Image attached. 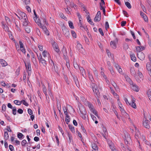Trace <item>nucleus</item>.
I'll list each match as a JSON object with an SVG mask.
<instances>
[{"label": "nucleus", "instance_id": "f3484780", "mask_svg": "<svg viewBox=\"0 0 151 151\" xmlns=\"http://www.w3.org/2000/svg\"><path fill=\"white\" fill-rule=\"evenodd\" d=\"M145 49V47L143 46H137L136 47V50L137 53L139 52H141V51L144 50Z\"/></svg>", "mask_w": 151, "mask_h": 151}, {"label": "nucleus", "instance_id": "5701e85b", "mask_svg": "<svg viewBox=\"0 0 151 151\" xmlns=\"http://www.w3.org/2000/svg\"><path fill=\"white\" fill-rule=\"evenodd\" d=\"M132 89L135 91L137 92L139 91V88L135 84H132Z\"/></svg>", "mask_w": 151, "mask_h": 151}, {"label": "nucleus", "instance_id": "052dcab7", "mask_svg": "<svg viewBox=\"0 0 151 151\" xmlns=\"http://www.w3.org/2000/svg\"><path fill=\"white\" fill-rule=\"evenodd\" d=\"M99 32L101 34L102 36H103L104 35V33L103 32L102 30V29H101V28L99 29Z\"/></svg>", "mask_w": 151, "mask_h": 151}, {"label": "nucleus", "instance_id": "ddd939ff", "mask_svg": "<svg viewBox=\"0 0 151 151\" xmlns=\"http://www.w3.org/2000/svg\"><path fill=\"white\" fill-rule=\"evenodd\" d=\"M134 127L135 129L136 133L135 134V137L136 139H138L140 137V134L139 130L137 129V128L134 125Z\"/></svg>", "mask_w": 151, "mask_h": 151}, {"label": "nucleus", "instance_id": "bb28decb", "mask_svg": "<svg viewBox=\"0 0 151 151\" xmlns=\"http://www.w3.org/2000/svg\"><path fill=\"white\" fill-rule=\"evenodd\" d=\"M79 69L81 72L82 73L83 76L84 77H85L86 75V72L84 69L83 68L81 67L80 68H79Z\"/></svg>", "mask_w": 151, "mask_h": 151}, {"label": "nucleus", "instance_id": "4be33fe9", "mask_svg": "<svg viewBox=\"0 0 151 151\" xmlns=\"http://www.w3.org/2000/svg\"><path fill=\"white\" fill-rule=\"evenodd\" d=\"M108 143L111 150L112 151H115V149L114 148V145L111 142V141H110L108 142Z\"/></svg>", "mask_w": 151, "mask_h": 151}, {"label": "nucleus", "instance_id": "6e6d98bb", "mask_svg": "<svg viewBox=\"0 0 151 151\" xmlns=\"http://www.w3.org/2000/svg\"><path fill=\"white\" fill-rule=\"evenodd\" d=\"M71 34L73 37L76 38V34L75 32L73 31H71Z\"/></svg>", "mask_w": 151, "mask_h": 151}, {"label": "nucleus", "instance_id": "aec40b11", "mask_svg": "<svg viewBox=\"0 0 151 151\" xmlns=\"http://www.w3.org/2000/svg\"><path fill=\"white\" fill-rule=\"evenodd\" d=\"M140 14L142 17L143 18L145 22H147L148 19L147 16L142 11L140 12Z\"/></svg>", "mask_w": 151, "mask_h": 151}, {"label": "nucleus", "instance_id": "9d476101", "mask_svg": "<svg viewBox=\"0 0 151 151\" xmlns=\"http://www.w3.org/2000/svg\"><path fill=\"white\" fill-rule=\"evenodd\" d=\"M81 114L80 115L81 116L83 119H85L86 118L87 115L86 114V112L85 109L83 108L82 109H80Z\"/></svg>", "mask_w": 151, "mask_h": 151}, {"label": "nucleus", "instance_id": "72a5a7b5", "mask_svg": "<svg viewBox=\"0 0 151 151\" xmlns=\"http://www.w3.org/2000/svg\"><path fill=\"white\" fill-rule=\"evenodd\" d=\"M112 84L113 86L114 87L115 90L116 91L118 90V88L117 86V84L115 83V82H113L112 83Z\"/></svg>", "mask_w": 151, "mask_h": 151}, {"label": "nucleus", "instance_id": "5fc2aeb1", "mask_svg": "<svg viewBox=\"0 0 151 151\" xmlns=\"http://www.w3.org/2000/svg\"><path fill=\"white\" fill-rule=\"evenodd\" d=\"M80 6L81 7V9H87V8H86L85 6L83 5V4L81 3L80 4Z\"/></svg>", "mask_w": 151, "mask_h": 151}, {"label": "nucleus", "instance_id": "6ab92c4d", "mask_svg": "<svg viewBox=\"0 0 151 151\" xmlns=\"http://www.w3.org/2000/svg\"><path fill=\"white\" fill-rule=\"evenodd\" d=\"M117 41H112L110 42V45L111 47L113 49H115L116 48V44L117 42Z\"/></svg>", "mask_w": 151, "mask_h": 151}, {"label": "nucleus", "instance_id": "7c9ffc66", "mask_svg": "<svg viewBox=\"0 0 151 151\" xmlns=\"http://www.w3.org/2000/svg\"><path fill=\"white\" fill-rule=\"evenodd\" d=\"M147 94L149 99L151 101V89H149L147 92Z\"/></svg>", "mask_w": 151, "mask_h": 151}, {"label": "nucleus", "instance_id": "de8ad7c7", "mask_svg": "<svg viewBox=\"0 0 151 151\" xmlns=\"http://www.w3.org/2000/svg\"><path fill=\"white\" fill-rule=\"evenodd\" d=\"M13 114L15 115L17 113V109L15 107H14L12 108Z\"/></svg>", "mask_w": 151, "mask_h": 151}, {"label": "nucleus", "instance_id": "2eb2a0df", "mask_svg": "<svg viewBox=\"0 0 151 151\" xmlns=\"http://www.w3.org/2000/svg\"><path fill=\"white\" fill-rule=\"evenodd\" d=\"M114 66L116 68L117 70H118L119 73L122 74H123V72L122 68L118 64L115 63L114 65Z\"/></svg>", "mask_w": 151, "mask_h": 151}, {"label": "nucleus", "instance_id": "3c124183", "mask_svg": "<svg viewBox=\"0 0 151 151\" xmlns=\"http://www.w3.org/2000/svg\"><path fill=\"white\" fill-rule=\"evenodd\" d=\"M4 138L6 139H7L9 137V135L8 133L5 132L4 133Z\"/></svg>", "mask_w": 151, "mask_h": 151}, {"label": "nucleus", "instance_id": "cd10ccee", "mask_svg": "<svg viewBox=\"0 0 151 151\" xmlns=\"http://www.w3.org/2000/svg\"><path fill=\"white\" fill-rule=\"evenodd\" d=\"M41 27L43 29V30L44 31L45 34L47 35H49V32L46 27L45 26H42Z\"/></svg>", "mask_w": 151, "mask_h": 151}, {"label": "nucleus", "instance_id": "79ce46f5", "mask_svg": "<svg viewBox=\"0 0 151 151\" xmlns=\"http://www.w3.org/2000/svg\"><path fill=\"white\" fill-rule=\"evenodd\" d=\"M130 105H131L132 106V107L134 108H136V105L134 102H132L131 103H130Z\"/></svg>", "mask_w": 151, "mask_h": 151}, {"label": "nucleus", "instance_id": "473e14b6", "mask_svg": "<svg viewBox=\"0 0 151 151\" xmlns=\"http://www.w3.org/2000/svg\"><path fill=\"white\" fill-rule=\"evenodd\" d=\"M92 146L93 149L95 151L98 150V147L95 144L93 143L92 144Z\"/></svg>", "mask_w": 151, "mask_h": 151}, {"label": "nucleus", "instance_id": "393cba45", "mask_svg": "<svg viewBox=\"0 0 151 151\" xmlns=\"http://www.w3.org/2000/svg\"><path fill=\"white\" fill-rule=\"evenodd\" d=\"M128 1V0H124L125 5L128 9H130L131 8V6Z\"/></svg>", "mask_w": 151, "mask_h": 151}, {"label": "nucleus", "instance_id": "603ef678", "mask_svg": "<svg viewBox=\"0 0 151 151\" xmlns=\"http://www.w3.org/2000/svg\"><path fill=\"white\" fill-rule=\"evenodd\" d=\"M109 27V23L107 22H105V28L106 29V30H107L108 28Z\"/></svg>", "mask_w": 151, "mask_h": 151}, {"label": "nucleus", "instance_id": "e2e57ef3", "mask_svg": "<svg viewBox=\"0 0 151 151\" xmlns=\"http://www.w3.org/2000/svg\"><path fill=\"white\" fill-rule=\"evenodd\" d=\"M101 75L103 76V77L104 79H106V77L103 72H101Z\"/></svg>", "mask_w": 151, "mask_h": 151}, {"label": "nucleus", "instance_id": "1a4fd4ad", "mask_svg": "<svg viewBox=\"0 0 151 151\" xmlns=\"http://www.w3.org/2000/svg\"><path fill=\"white\" fill-rule=\"evenodd\" d=\"M131 73L132 74V75L133 76H134L135 77V79H136L137 81L139 83H140L141 82V79H139L137 76H136V74L134 70L133 69H132L131 70Z\"/></svg>", "mask_w": 151, "mask_h": 151}, {"label": "nucleus", "instance_id": "0e129e2a", "mask_svg": "<svg viewBox=\"0 0 151 151\" xmlns=\"http://www.w3.org/2000/svg\"><path fill=\"white\" fill-rule=\"evenodd\" d=\"M124 100L125 102L127 104H129V105L130 104V103L129 102L127 99L126 98H124Z\"/></svg>", "mask_w": 151, "mask_h": 151}, {"label": "nucleus", "instance_id": "4d7b16f0", "mask_svg": "<svg viewBox=\"0 0 151 151\" xmlns=\"http://www.w3.org/2000/svg\"><path fill=\"white\" fill-rule=\"evenodd\" d=\"M74 68L76 69H79V68H80V67H79L78 65L76 63H74Z\"/></svg>", "mask_w": 151, "mask_h": 151}, {"label": "nucleus", "instance_id": "864d4df0", "mask_svg": "<svg viewBox=\"0 0 151 151\" xmlns=\"http://www.w3.org/2000/svg\"><path fill=\"white\" fill-rule=\"evenodd\" d=\"M78 25L81 29L82 30H83V29H85V27L83 26V23H79Z\"/></svg>", "mask_w": 151, "mask_h": 151}, {"label": "nucleus", "instance_id": "bf43d9fd", "mask_svg": "<svg viewBox=\"0 0 151 151\" xmlns=\"http://www.w3.org/2000/svg\"><path fill=\"white\" fill-rule=\"evenodd\" d=\"M27 143V141L25 140H23L22 141L21 144L23 146H24Z\"/></svg>", "mask_w": 151, "mask_h": 151}, {"label": "nucleus", "instance_id": "a19ab883", "mask_svg": "<svg viewBox=\"0 0 151 151\" xmlns=\"http://www.w3.org/2000/svg\"><path fill=\"white\" fill-rule=\"evenodd\" d=\"M59 16H60V17L62 18H63L65 20H67V18L65 16H64V15L63 13H60V14H59Z\"/></svg>", "mask_w": 151, "mask_h": 151}, {"label": "nucleus", "instance_id": "e433bc0d", "mask_svg": "<svg viewBox=\"0 0 151 151\" xmlns=\"http://www.w3.org/2000/svg\"><path fill=\"white\" fill-rule=\"evenodd\" d=\"M14 103L17 105H20L21 104V101H19L17 100H15L14 101Z\"/></svg>", "mask_w": 151, "mask_h": 151}, {"label": "nucleus", "instance_id": "c85d7f7f", "mask_svg": "<svg viewBox=\"0 0 151 151\" xmlns=\"http://www.w3.org/2000/svg\"><path fill=\"white\" fill-rule=\"evenodd\" d=\"M130 57L132 60L133 61L135 62L136 61V58L134 54L133 53H132L130 55Z\"/></svg>", "mask_w": 151, "mask_h": 151}, {"label": "nucleus", "instance_id": "a211bd4d", "mask_svg": "<svg viewBox=\"0 0 151 151\" xmlns=\"http://www.w3.org/2000/svg\"><path fill=\"white\" fill-rule=\"evenodd\" d=\"M77 47L78 50L81 52H83L84 50L83 49L81 44H80L78 42H77Z\"/></svg>", "mask_w": 151, "mask_h": 151}, {"label": "nucleus", "instance_id": "a878e982", "mask_svg": "<svg viewBox=\"0 0 151 151\" xmlns=\"http://www.w3.org/2000/svg\"><path fill=\"white\" fill-rule=\"evenodd\" d=\"M42 90L43 91L45 94L46 98L47 99V89L46 86L42 84Z\"/></svg>", "mask_w": 151, "mask_h": 151}, {"label": "nucleus", "instance_id": "8fccbe9b", "mask_svg": "<svg viewBox=\"0 0 151 151\" xmlns=\"http://www.w3.org/2000/svg\"><path fill=\"white\" fill-rule=\"evenodd\" d=\"M106 52L107 53V55H108V56L109 57H111V52H109V50H106Z\"/></svg>", "mask_w": 151, "mask_h": 151}, {"label": "nucleus", "instance_id": "c03bdc74", "mask_svg": "<svg viewBox=\"0 0 151 151\" xmlns=\"http://www.w3.org/2000/svg\"><path fill=\"white\" fill-rule=\"evenodd\" d=\"M22 22H23V25L24 26H26L28 24L27 19L26 20H22Z\"/></svg>", "mask_w": 151, "mask_h": 151}, {"label": "nucleus", "instance_id": "774afa93", "mask_svg": "<svg viewBox=\"0 0 151 151\" xmlns=\"http://www.w3.org/2000/svg\"><path fill=\"white\" fill-rule=\"evenodd\" d=\"M28 111L29 115H31L32 114V111L31 109H28Z\"/></svg>", "mask_w": 151, "mask_h": 151}, {"label": "nucleus", "instance_id": "f704fd0d", "mask_svg": "<svg viewBox=\"0 0 151 151\" xmlns=\"http://www.w3.org/2000/svg\"><path fill=\"white\" fill-rule=\"evenodd\" d=\"M68 23L69 24V26L70 28H71V29H74V27L73 26V23L71 21H69Z\"/></svg>", "mask_w": 151, "mask_h": 151}, {"label": "nucleus", "instance_id": "ea45409f", "mask_svg": "<svg viewBox=\"0 0 151 151\" xmlns=\"http://www.w3.org/2000/svg\"><path fill=\"white\" fill-rule=\"evenodd\" d=\"M69 127L72 132H75L74 128L72 125H69Z\"/></svg>", "mask_w": 151, "mask_h": 151}, {"label": "nucleus", "instance_id": "b1692460", "mask_svg": "<svg viewBox=\"0 0 151 151\" xmlns=\"http://www.w3.org/2000/svg\"><path fill=\"white\" fill-rule=\"evenodd\" d=\"M0 63L3 67H5L7 65V63L4 60L0 59Z\"/></svg>", "mask_w": 151, "mask_h": 151}, {"label": "nucleus", "instance_id": "09e8293b", "mask_svg": "<svg viewBox=\"0 0 151 151\" xmlns=\"http://www.w3.org/2000/svg\"><path fill=\"white\" fill-rule=\"evenodd\" d=\"M6 106L5 104H3L2 106V111L4 112L6 109Z\"/></svg>", "mask_w": 151, "mask_h": 151}, {"label": "nucleus", "instance_id": "2f4dec72", "mask_svg": "<svg viewBox=\"0 0 151 151\" xmlns=\"http://www.w3.org/2000/svg\"><path fill=\"white\" fill-rule=\"evenodd\" d=\"M25 30L27 33H29L31 32V27L30 26H27L25 28Z\"/></svg>", "mask_w": 151, "mask_h": 151}, {"label": "nucleus", "instance_id": "a18cd8bd", "mask_svg": "<svg viewBox=\"0 0 151 151\" xmlns=\"http://www.w3.org/2000/svg\"><path fill=\"white\" fill-rule=\"evenodd\" d=\"M113 95L114 96L115 98H116L117 99V101H119V99L118 95L116 93L113 94Z\"/></svg>", "mask_w": 151, "mask_h": 151}, {"label": "nucleus", "instance_id": "f8f14e48", "mask_svg": "<svg viewBox=\"0 0 151 151\" xmlns=\"http://www.w3.org/2000/svg\"><path fill=\"white\" fill-rule=\"evenodd\" d=\"M150 122L145 119V120L143 121V126L146 128L149 129L150 127Z\"/></svg>", "mask_w": 151, "mask_h": 151}, {"label": "nucleus", "instance_id": "7ed1b4c3", "mask_svg": "<svg viewBox=\"0 0 151 151\" xmlns=\"http://www.w3.org/2000/svg\"><path fill=\"white\" fill-rule=\"evenodd\" d=\"M16 14L19 18V19L21 20H26L27 19V17L26 14L23 12L21 11L19 12V15L20 16V17L17 14Z\"/></svg>", "mask_w": 151, "mask_h": 151}, {"label": "nucleus", "instance_id": "423d86ee", "mask_svg": "<svg viewBox=\"0 0 151 151\" xmlns=\"http://www.w3.org/2000/svg\"><path fill=\"white\" fill-rule=\"evenodd\" d=\"M88 106L89 107L90 110L92 111L93 114H94L98 118H99V117L98 116L97 112L94 109L93 106L91 104H88Z\"/></svg>", "mask_w": 151, "mask_h": 151}, {"label": "nucleus", "instance_id": "4468645a", "mask_svg": "<svg viewBox=\"0 0 151 151\" xmlns=\"http://www.w3.org/2000/svg\"><path fill=\"white\" fill-rule=\"evenodd\" d=\"M52 45L55 51L58 53L59 52L60 50L57 43L54 42L52 43Z\"/></svg>", "mask_w": 151, "mask_h": 151}, {"label": "nucleus", "instance_id": "338daca9", "mask_svg": "<svg viewBox=\"0 0 151 151\" xmlns=\"http://www.w3.org/2000/svg\"><path fill=\"white\" fill-rule=\"evenodd\" d=\"M38 48L40 50L42 51L43 50V47L42 45H39L38 46Z\"/></svg>", "mask_w": 151, "mask_h": 151}, {"label": "nucleus", "instance_id": "39448f33", "mask_svg": "<svg viewBox=\"0 0 151 151\" xmlns=\"http://www.w3.org/2000/svg\"><path fill=\"white\" fill-rule=\"evenodd\" d=\"M93 91L96 95H98L99 94L98 87L97 85L92 83V85Z\"/></svg>", "mask_w": 151, "mask_h": 151}, {"label": "nucleus", "instance_id": "49530a36", "mask_svg": "<svg viewBox=\"0 0 151 151\" xmlns=\"http://www.w3.org/2000/svg\"><path fill=\"white\" fill-rule=\"evenodd\" d=\"M86 14H87L86 15V16H87V18L88 21L89 20L91 19L89 16V13L87 10H86Z\"/></svg>", "mask_w": 151, "mask_h": 151}, {"label": "nucleus", "instance_id": "6e6552de", "mask_svg": "<svg viewBox=\"0 0 151 151\" xmlns=\"http://www.w3.org/2000/svg\"><path fill=\"white\" fill-rule=\"evenodd\" d=\"M101 19V15L100 11H99L97 12L96 14L94 20L96 22H99L100 21Z\"/></svg>", "mask_w": 151, "mask_h": 151}, {"label": "nucleus", "instance_id": "20e7f679", "mask_svg": "<svg viewBox=\"0 0 151 151\" xmlns=\"http://www.w3.org/2000/svg\"><path fill=\"white\" fill-rule=\"evenodd\" d=\"M124 141L126 144H130L131 139L130 135L127 133L125 134Z\"/></svg>", "mask_w": 151, "mask_h": 151}, {"label": "nucleus", "instance_id": "c756f323", "mask_svg": "<svg viewBox=\"0 0 151 151\" xmlns=\"http://www.w3.org/2000/svg\"><path fill=\"white\" fill-rule=\"evenodd\" d=\"M137 74L141 80L143 81L144 77L142 73L139 70H138L137 72Z\"/></svg>", "mask_w": 151, "mask_h": 151}, {"label": "nucleus", "instance_id": "4c0bfd02", "mask_svg": "<svg viewBox=\"0 0 151 151\" xmlns=\"http://www.w3.org/2000/svg\"><path fill=\"white\" fill-rule=\"evenodd\" d=\"M65 121L67 124H68V123L70 122V119L68 115L66 116Z\"/></svg>", "mask_w": 151, "mask_h": 151}, {"label": "nucleus", "instance_id": "412c9836", "mask_svg": "<svg viewBox=\"0 0 151 151\" xmlns=\"http://www.w3.org/2000/svg\"><path fill=\"white\" fill-rule=\"evenodd\" d=\"M24 63L25 65V66L28 70H31V64L30 62L28 61L27 63H26L25 62H24Z\"/></svg>", "mask_w": 151, "mask_h": 151}, {"label": "nucleus", "instance_id": "13d9d810", "mask_svg": "<svg viewBox=\"0 0 151 151\" xmlns=\"http://www.w3.org/2000/svg\"><path fill=\"white\" fill-rule=\"evenodd\" d=\"M2 25L3 28L6 31H8V27L6 25L4 24H3Z\"/></svg>", "mask_w": 151, "mask_h": 151}, {"label": "nucleus", "instance_id": "69168bd1", "mask_svg": "<svg viewBox=\"0 0 151 151\" xmlns=\"http://www.w3.org/2000/svg\"><path fill=\"white\" fill-rule=\"evenodd\" d=\"M23 136V134L21 133H19L18 134V137L20 139L22 138Z\"/></svg>", "mask_w": 151, "mask_h": 151}, {"label": "nucleus", "instance_id": "f03ea898", "mask_svg": "<svg viewBox=\"0 0 151 151\" xmlns=\"http://www.w3.org/2000/svg\"><path fill=\"white\" fill-rule=\"evenodd\" d=\"M63 34L67 38L69 37L70 34L68 29L64 25L62 27Z\"/></svg>", "mask_w": 151, "mask_h": 151}, {"label": "nucleus", "instance_id": "9b49d317", "mask_svg": "<svg viewBox=\"0 0 151 151\" xmlns=\"http://www.w3.org/2000/svg\"><path fill=\"white\" fill-rule=\"evenodd\" d=\"M138 58L141 60H143L145 58V55L144 53L142 52H139L137 53Z\"/></svg>", "mask_w": 151, "mask_h": 151}, {"label": "nucleus", "instance_id": "c9c22d12", "mask_svg": "<svg viewBox=\"0 0 151 151\" xmlns=\"http://www.w3.org/2000/svg\"><path fill=\"white\" fill-rule=\"evenodd\" d=\"M146 67L148 71L151 70V66L149 63H147L146 64Z\"/></svg>", "mask_w": 151, "mask_h": 151}, {"label": "nucleus", "instance_id": "dca6fc26", "mask_svg": "<svg viewBox=\"0 0 151 151\" xmlns=\"http://www.w3.org/2000/svg\"><path fill=\"white\" fill-rule=\"evenodd\" d=\"M117 102L118 105L119 107L122 114H125V112L124 110L123 107L121 102L120 101H119Z\"/></svg>", "mask_w": 151, "mask_h": 151}, {"label": "nucleus", "instance_id": "37998d69", "mask_svg": "<svg viewBox=\"0 0 151 151\" xmlns=\"http://www.w3.org/2000/svg\"><path fill=\"white\" fill-rule=\"evenodd\" d=\"M21 103L27 106L29 105L24 100H22L21 101Z\"/></svg>", "mask_w": 151, "mask_h": 151}, {"label": "nucleus", "instance_id": "680f3d73", "mask_svg": "<svg viewBox=\"0 0 151 151\" xmlns=\"http://www.w3.org/2000/svg\"><path fill=\"white\" fill-rule=\"evenodd\" d=\"M63 111H64V113L65 114L66 116H67V115H68V112H67V110L64 107L63 108Z\"/></svg>", "mask_w": 151, "mask_h": 151}, {"label": "nucleus", "instance_id": "f257e3e1", "mask_svg": "<svg viewBox=\"0 0 151 151\" xmlns=\"http://www.w3.org/2000/svg\"><path fill=\"white\" fill-rule=\"evenodd\" d=\"M42 55H40L39 59L40 62L45 66L46 65V60L49 59L50 55L46 50H44L42 52Z\"/></svg>", "mask_w": 151, "mask_h": 151}, {"label": "nucleus", "instance_id": "0eeeda50", "mask_svg": "<svg viewBox=\"0 0 151 151\" xmlns=\"http://www.w3.org/2000/svg\"><path fill=\"white\" fill-rule=\"evenodd\" d=\"M34 12L35 16V17L34 18V20L39 26L40 27H42V26H41L40 20L37 18V14H36L35 10H34Z\"/></svg>", "mask_w": 151, "mask_h": 151}, {"label": "nucleus", "instance_id": "58836bf2", "mask_svg": "<svg viewBox=\"0 0 151 151\" xmlns=\"http://www.w3.org/2000/svg\"><path fill=\"white\" fill-rule=\"evenodd\" d=\"M109 70L111 72V74L112 75V76H114L115 75V73L113 68H112L111 67L110 68H109Z\"/></svg>", "mask_w": 151, "mask_h": 151}]
</instances>
